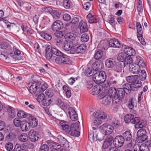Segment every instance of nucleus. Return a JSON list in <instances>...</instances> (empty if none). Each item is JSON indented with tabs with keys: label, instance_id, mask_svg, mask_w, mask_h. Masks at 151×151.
Listing matches in <instances>:
<instances>
[{
	"label": "nucleus",
	"instance_id": "nucleus-5",
	"mask_svg": "<svg viewBox=\"0 0 151 151\" xmlns=\"http://www.w3.org/2000/svg\"><path fill=\"white\" fill-rule=\"evenodd\" d=\"M93 116L94 117V123H101L107 118V114L103 111L97 110L93 112Z\"/></svg>",
	"mask_w": 151,
	"mask_h": 151
},
{
	"label": "nucleus",
	"instance_id": "nucleus-28",
	"mask_svg": "<svg viewBox=\"0 0 151 151\" xmlns=\"http://www.w3.org/2000/svg\"><path fill=\"white\" fill-rule=\"evenodd\" d=\"M122 137L123 138L124 141L125 140L128 141L131 139L132 136L129 132L126 131L123 133Z\"/></svg>",
	"mask_w": 151,
	"mask_h": 151
},
{
	"label": "nucleus",
	"instance_id": "nucleus-14",
	"mask_svg": "<svg viewBox=\"0 0 151 151\" xmlns=\"http://www.w3.org/2000/svg\"><path fill=\"white\" fill-rule=\"evenodd\" d=\"M109 46L110 47L120 48L121 44L117 39L113 38L111 39L109 41Z\"/></svg>",
	"mask_w": 151,
	"mask_h": 151
},
{
	"label": "nucleus",
	"instance_id": "nucleus-49",
	"mask_svg": "<svg viewBox=\"0 0 151 151\" xmlns=\"http://www.w3.org/2000/svg\"><path fill=\"white\" fill-rule=\"evenodd\" d=\"M52 100L51 99H45L41 102L42 104L45 106H48L51 103Z\"/></svg>",
	"mask_w": 151,
	"mask_h": 151
},
{
	"label": "nucleus",
	"instance_id": "nucleus-16",
	"mask_svg": "<svg viewBox=\"0 0 151 151\" xmlns=\"http://www.w3.org/2000/svg\"><path fill=\"white\" fill-rule=\"evenodd\" d=\"M130 72L133 74H138L139 72V66L137 64L130 65L129 66Z\"/></svg>",
	"mask_w": 151,
	"mask_h": 151
},
{
	"label": "nucleus",
	"instance_id": "nucleus-59",
	"mask_svg": "<svg viewBox=\"0 0 151 151\" xmlns=\"http://www.w3.org/2000/svg\"><path fill=\"white\" fill-rule=\"evenodd\" d=\"M45 95L43 93H40L37 97V99L39 102H41L45 99Z\"/></svg>",
	"mask_w": 151,
	"mask_h": 151
},
{
	"label": "nucleus",
	"instance_id": "nucleus-11",
	"mask_svg": "<svg viewBox=\"0 0 151 151\" xmlns=\"http://www.w3.org/2000/svg\"><path fill=\"white\" fill-rule=\"evenodd\" d=\"M124 142V139L122 136H116L113 141L114 145L117 147H122Z\"/></svg>",
	"mask_w": 151,
	"mask_h": 151
},
{
	"label": "nucleus",
	"instance_id": "nucleus-29",
	"mask_svg": "<svg viewBox=\"0 0 151 151\" xmlns=\"http://www.w3.org/2000/svg\"><path fill=\"white\" fill-rule=\"evenodd\" d=\"M77 48L78 54L83 53L86 49V44H83L77 46Z\"/></svg>",
	"mask_w": 151,
	"mask_h": 151
},
{
	"label": "nucleus",
	"instance_id": "nucleus-36",
	"mask_svg": "<svg viewBox=\"0 0 151 151\" xmlns=\"http://www.w3.org/2000/svg\"><path fill=\"white\" fill-rule=\"evenodd\" d=\"M138 74H139L140 78L142 81L145 80L146 78V73L144 70H139Z\"/></svg>",
	"mask_w": 151,
	"mask_h": 151
},
{
	"label": "nucleus",
	"instance_id": "nucleus-3",
	"mask_svg": "<svg viewBox=\"0 0 151 151\" xmlns=\"http://www.w3.org/2000/svg\"><path fill=\"white\" fill-rule=\"evenodd\" d=\"M122 88H118L117 91L114 87H112L109 90L111 96H113L112 102L114 104H117L123 98L125 93L128 94L127 92Z\"/></svg>",
	"mask_w": 151,
	"mask_h": 151
},
{
	"label": "nucleus",
	"instance_id": "nucleus-17",
	"mask_svg": "<svg viewBox=\"0 0 151 151\" xmlns=\"http://www.w3.org/2000/svg\"><path fill=\"white\" fill-rule=\"evenodd\" d=\"M124 51L127 56H134L136 54L135 50L129 47H126L124 48Z\"/></svg>",
	"mask_w": 151,
	"mask_h": 151
},
{
	"label": "nucleus",
	"instance_id": "nucleus-4",
	"mask_svg": "<svg viewBox=\"0 0 151 151\" xmlns=\"http://www.w3.org/2000/svg\"><path fill=\"white\" fill-rule=\"evenodd\" d=\"M63 130H65L70 135L78 137L80 135V132L78 130H79V123H68L64 124H61Z\"/></svg>",
	"mask_w": 151,
	"mask_h": 151
},
{
	"label": "nucleus",
	"instance_id": "nucleus-2",
	"mask_svg": "<svg viewBox=\"0 0 151 151\" xmlns=\"http://www.w3.org/2000/svg\"><path fill=\"white\" fill-rule=\"evenodd\" d=\"M50 50L53 54L58 56L55 59V62L58 64L63 65L70 64L72 61L69 57L66 55L63 54L58 49L52 47L51 46Z\"/></svg>",
	"mask_w": 151,
	"mask_h": 151
},
{
	"label": "nucleus",
	"instance_id": "nucleus-27",
	"mask_svg": "<svg viewBox=\"0 0 151 151\" xmlns=\"http://www.w3.org/2000/svg\"><path fill=\"white\" fill-rule=\"evenodd\" d=\"M151 146V142L150 141L148 142V143L146 144H141V147L140 151H150L148 147Z\"/></svg>",
	"mask_w": 151,
	"mask_h": 151
},
{
	"label": "nucleus",
	"instance_id": "nucleus-44",
	"mask_svg": "<svg viewBox=\"0 0 151 151\" xmlns=\"http://www.w3.org/2000/svg\"><path fill=\"white\" fill-rule=\"evenodd\" d=\"M38 88L37 90L39 93L43 92L47 88V85L46 84H42Z\"/></svg>",
	"mask_w": 151,
	"mask_h": 151
},
{
	"label": "nucleus",
	"instance_id": "nucleus-62",
	"mask_svg": "<svg viewBox=\"0 0 151 151\" xmlns=\"http://www.w3.org/2000/svg\"><path fill=\"white\" fill-rule=\"evenodd\" d=\"M88 138L89 140L92 143L94 142V133L93 132H91L90 133H89Z\"/></svg>",
	"mask_w": 151,
	"mask_h": 151
},
{
	"label": "nucleus",
	"instance_id": "nucleus-39",
	"mask_svg": "<svg viewBox=\"0 0 151 151\" xmlns=\"http://www.w3.org/2000/svg\"><path fill=\"white\" fill-rule=\"evenodd\" d=\"M27 118L28 119L29 123H37L38 121L36 118L30 114H28Z\"/></svg>",
	"mask_w": 151,
	"mask_h": 151
},
{
	"label": "nucleus",
	"instance_id": "nucleus-6",
	"mask_svg": "<svg viewBox=\"0 0 151 151\" xmlns=\"http://www.w3.org/2000/svg\"><path fill=\"white\" fill-rule=\"evenodd\" d=\"M93 75L92 79L93 81L96 83H100L104 81L106 78V75L105 72L103 71L100 72H95Z\"/></svg>",
	"mask_w": 151,
	"mask_h": 151
},
{
	"label": "nucleus",
	"instance_id": "nucleus-60",
	"mask_svg": "<svg viewBox=\"0 0 151 151\" xmlns=\"http://www.w3.org/2000/svg\"><path fill=\"white\" fill-rule=\"evenodd\" d=\"M5 147L8 151H11L13 148L12 143L11 142H8L6 144Z\"/></svg>",
	"mask_w": 151,
	"mask_h": 151
},
{
	"label": "nucleus",
	"instance_id": "nucleus-35",
	"mask_svg": "<svg viewBox=\"0 0 151 151\" xmlns=\"http://www.w3.org/2000/svg\"><path fill=\"white\" fill-rule=\"evenodd\" d=\"M28 114L27 113L22 110L18 111V112L17 113V116L20 118H24L26 117L27 118Z\"/></svg>",
	"mask_w": 151,
	"mask_h": 151
},
{
	"label": "nucleus",
	"instance_id": "nucleus-48",
	"mask_svg": "<svg viewBox=\"0 0 151 151\" xmlns=\"http://www.w3.org/2000/svg\"><path fill=\"white\" fill-rule=\"evenodd\" d=\"M109 124L107 123H104L99 128L100 130L103 134H104L106 130L107 127Z\"/></svg>",
	"mask_w": 151,
	"mask_h": 151
},
{
	"label": "nucleus",
	"instance_id": "nucleus-55",
	"mask_svg": "<svg viewBox=\"0 0 151 151\" xmlns=\"http://www.w3.org/2000/svg\"><path fill=\"white\" fill-rule=\"evenodd\" d=\"M48 146L46 144H43L40 146L39 151H48Z\"/></svg>",
	"mask_w": 151,
	"mask_h": 151
},
{
	"label": "nucleus",
	"instance_id": "nucleus-61",
	"mask_svg": "<svg viewBox=\"0 0 151 151\" xmlns=\"http://www.w3.org/2000/svg\"><path fill=\"white\" fill-rule=\"evenodd\" d=\"M60 13L56 10H54L52 13V16L53 18L57 19L59 17L60 15Z\"/></svg>",
	"mask_w": 151,
	"mask_h": 151
},
{
	"label": "nucleus",
	"instance_id": "nucleus-33",
	"mask_svg": "<svg viewBox=\"0 0 151 151\" xmlns=\"http://www.w3.org/2000/svg\"><path fill=\"white\" fill-rule=\"evenodd\" d=\"M40 35L42 38L47 40H50L52 39L51 35L50 34L42 32H41Z\"/></svg>",
	"mask_w": 151,
	"mask_h": 151
},
{
	"label": "nucleus",
	"instance_id": "nucleus-63",
	"mask_svg": "<svg viewBox=\"0 0 151 151\" xmlns=\"http://www.w3.org/2000/svg\"><path fill=\"white\" fill-rule=\"evenodd\" d=\"M136 141L134 139L132 140L131 142L128 143L127 145V146L128 148L132 149L136 144Z\"/></svg>",
	"mask_w": 151,
	"mask_h": 151
},
{
	"label": "nucleus",
	"instance_id": "nucleus-22",
	"mask_svg": "<svg viewBox=\"0 0 151 151\" xmlns=\"http://www.w3.org/2000/svg\"><path fill=\"white\" fill-rule=\"evenodd\" d=\"M135 62L137 63V65L139 66V67H143L145 65L143 59L139 56H137Z\"/></svg>",
	"mask_w": 151,
	"mask_h": 151
},
{
	"label": "nucleus",
	"instance_id": "nucleus-32",
	"mask_svg": "<svg viewBox=\"0 0 151 151\" xmlns=\"http://www.w3.org/2000/svg\"><path fill=\"white\" fill-rule=\"evenodd\" d=\"M92 93L93 95H96L100 93L101 88L99 85L94 86L92 89Z\"/></svg>",
	"mask_w": 151,
	"mask_h": 151
},
{
	"label": "nucleus",
	"instance_id": "nucleus-37",
	"mask_svg": "<svg viewBox=\"0 0 151 151\" xmlns=\"http://www.w3.org/2000/svg\"><path fill=\"white\" fill-rule=\"evenodd\" d=\"M127 56V55L124 52H121L118 55L117 57L118 60L120 62H123L124 61Z\"/></svg>",
	"mask_w": 151,
	"mask_h": 151
},
{
	"label": "nucleus",
	"instance_id": "nucleus-30",
	"mask_svg": "<svg viewBox=\"0 0 151 151\" xmlns=\"http://www.w3.org/2000/svg\"><path fill=\"white\" fill-rule=\"evenodd\" d=\"M18 139L20 141L24 142L28 140V137L26 133H23L19 136Z\"/></svg>",
	"mask_w": 151,
	"mask_h": 151
},
{
	"label": "nucleus",
	"instance_id": "nucleus-13",
	"mask_svg": "<svg viewBox=\"0 0 151 151\" xmlns=\"http://www.w3.org/2000/svg\"><path fill=\"white\" fill-rule=\"evenodd\" d=\"M38 133L34 130H31L28 135L30 140L32 142H35L38 139Z\"/></svg>",
	"mask_w": 151,
	"mask_h": 151
},
{
	"label": "nucleus",
	"instance_id": "nucleus-43",
	"mask_svg": "<svg viewBox=\"0 0 151 151\" xmlns=\"http://www.w3.org/2000/svg\"><path fill=\"white\" fill-rule=\"evenodd\" d=\"M136 27L137 33L140 35H142L143 31L142 26L140 22H137L136 23Z\"/></svg>",
	"mask_w": 151,
	"mask_h": 151
},
{
	"label": "nucleus",
	"instance_id": "nucleus-20",
	"mask_svg": "<svg viewBox=\"0 0 151 151\" xmlns=\"http://www.w3.org/2000/svg\"><path fill=\"white\" fill-rule=\"evenodd\" d=\"M7 110L9 115V118L8 120H9V121H10L12 118L15 116L16 114V112L14 109L11 106H9Z\"/></svg>",
	"mask_w": 151,
	"mask_h": 151
},
{
	"label": "nucleus",
	"instance_id": "nucleus-21",
	"mask_svg": "<svg viewBox=\"0 0 151 151\" xmlns=\"http://www.w3.org/2000/svg\"><path fill=\"white\" fill-rule=\"evenodd\" d=\"M51 46H48L45 49L46 58L47 60H50L52 58V52L51 51Z\"/></svg>",
	"mask_w": 151,
	"mask_h": 151
},
{
	"label": "nucleus",
	"instance_id": "nucleus-38",
	"mask_svg": "<svg viewBox=\"0 0 151 151\" xmlns=\"http://www.w3.org/2000/svg\"><path fill=\"white\" fill-rule=\"evenodd\" d=\"M132 59L130 56H127L124 60L125 65L129 64V65H132Z\"/></svg>",
	"mask_w": 151,
	"mask_h": 151
},
{
	"label": "nucleus",
	"instance_id": "nucleus-7",
	"mask_svg": "<svg viewBox=\"0 0 151 151\" xmlns=\"http://www.w3.org/2000/svg\"><path fill=\"white\" fill-rule=\"evenodd\" d=\"M137 83H135L134 84L131 83L130 85L128 83H126L123 85V89L126 90L128 93H131V90L133 91H135L137 90L138 88L140 87V84H137Z\"/></svg>",
	"mask_w": 151,
	"mask_h": 151
},
{
	"label": "nucleus",
	"instance_id": "nucleus-58",
	"mask_svg": "<svg viewBox=\"0 0 151 151\" xmlns=\"http://www.w3.org/2000/svg\"><path fill=\"white\" fill-rule=\"evenodd\" d=\"M63 6L66 9H68L70 6V1L69 0H65L63 2Z\"/></svg>",
	"mask_w": 151,
	"mask_h": 151
},
{
	"label": "nucleus",
	"instance_id": "nucleus-56",
	"mask_svg": "<svg viewBox=\"0 0 151 151\" xmlns=\"http://www.w3.org/2000/svg\"><path fill=\"white\" fill-rule=\"evenodd\" d=\"M99 21V19L95 17H93L88 20L89 23L91 24L97 22Z\"/></svg>",
	"mask_w": 151,
	"mask_h": 151
},
{
	"label": "nucleus",
	"instance_id": "nucleus-41",
	"mask_svg": "<svg viewBox=\"0 0 151 151\" xmlns=\"http://www.w3.org/2000/svg\"><path fill=\"white\" fill-rule=\"evenodd\" d=\"M113 129V127L112 126L109 124L108 127H107L106 130L104 134L107 135L110 134L112 132Z\"/></svg>",
	"mask_w": 151,
	"mask_h": 151
},
{
	"label": "nucleus",
	"instance_id": "nucleus-18",
	"mask_svg": "<svg viewBox=\"0 0 151 151\" xmlns=\"http://www.w3.org/2000/svg\"><path fill=\"white\" fill-rule=\"evenodd\" d=\"M79 26L81 33H83L88 31L87 24L84 22L82 20L79 23Z\"/></svg>",
	"mask_w": 151,
	"mask_h": 151
},
{
	"label": "nucleus",
	"instance_id": "nucleus-42",
	"mask_svg": "<svg viewBox=\"0 0 151 151\" xmlns=\"http://www.w3.org/2000/svg\"><path fill=\"white\" fill-rule=\"evenodd\" d=\"M54 91L51 89H48L46 90L45 93L48 99H51L54 95Z\"/></svg>",
	"mask_w": 151,
	"mask_h": 151
},
{
	"label": "nucleus",
	"instance_id": "nucleus-34",
	"mask_svg": "<svg viewBox=\"0 0 151 151\" xmlns=\"http://www.w3.org/2000/svg\"><path fill=\"white\" fill-rule=\"evenodd\" d=\"M65 37L66 38L69 39L70 41L72 40L73 41V40H74L75 38L77 37L76 34L74 33L70 32L66 34L65 35Z\"/></svg>",
	"mask_w": 151,
	"mask_h": 151
},
{
	"label": "nucleus",
	"instance_id": "nucleus-12",
	"mask_svg": "<svg viewBox=\"0 0 151 151\" xmlns=\"http://www.w3.org/2000/svg\"><path fill=\"white\" fill-rule=\"evenodd\" d=\"M104 64L100 60H97L95 61L92 65V67L93 70L95 72L102 69L104 68Z\"/></svg>",
	"mask_w": 151,
	"mask_h": 151
},
{
	"label": "nucleus",
	"instance_id": "nucleus-15",
	"mask_svg": "<svg viewBox=\"0 0 151 151\" xmlns=\"http://www.w3.org/2000/svg\"><path fill=\"white\" fill-rule=\"evenodd\" d=\"M138 76L137 75L129 76L126 77V80L129 83H137V84H140V87L142 86L141 82L137 79Z\"/></svg>",
	"mask_w": 151,
	"mask_h": 151
},
{
	"label": "nucleus",
	"instance_id": "nucleus-52",
	"mask_svg": "<svg viewBox=\"0 0 151 151\" xmlns=\"http://www.w3.org/2000/svg\"><path fill=\"white\" fill-rule=\"evenodd\" d=\"M62 40V39L61 38H55L54 42L57 46H60L61 45Z\"/></svg>",
	"mask_w": 151,
	"mask_h": 151
},
{
	"label": "nucleus",
	"instance_id": "nucleus-23",
	"mask_svg": "<svg viewBox=\"0 0 151 151\" xmlns=\"http://www.w3.org/2000/svg\"><path fill=\"white\" fill-rule=\"evenodd\" d=\"M136 140L138 143H142L145 141H147V143H148V142L147 140L148 139V137L147 135H137Z\"/></svg>",
	"mask_w": 151,
	"mask_h": 151
},
{
	"label": "nucleus",
	"instance_id": "nucleus-64",
	"mask_svg": "<svg viewBox=\"0 0 151 151\" xmlns=\"http://www.w3.org/2000/svg\"><path fill=\"white\" fill-rule=\"evenodd\" d=\"M141 147V145L140 146L138 144H135L133 148L131 150L132 151H140V148Z\"/></svg>",
	"mask_w": 151,
	"mask_h": 151
},
{
	"label": "nucleus",
	"instance_id": "nucleus-47",
	"mask_svg": "<svg viewBox=\"0 0 151 151\" xmlns=\"http://www.w3.org/2000/svg\"><path fill=\"white\" fill-rule=\"evenodd\" d=\"M81 41L83 42H87L89 39L88 35L86 33L83 34L81 35Z\"/></svg>",
	"mask_w": 151,
	"mask_h": 151
},
{
	"label": "nucleus",
	"instance_id": "nucleus-31",
	"mask_svg": "<svg viewBox=\"0 0 151 151\" xmlns=\"http://www.w3.org/2000/svg\"><path fill=\"white\" fill-rule=\"evenodd\" d=\"M56 104L61 108H67V106H66L64 102L63 101L62 99L61 98H58L57 99Z\"/></svg>",
	"mask_w": 151,
	"mask_h": 151
},
{
	"label": "nucleus",
	"instance_id": "nucleus-8",
	"mask_svg": "<svg viewBox=\"0 0 151 151\" xmlns=\"http://www.w3.org/2000/svg\"><path fill=\"white\" fill-rule=\"evenodd\" d=\"M147 123H136L135 125V127L137 129H140L137 132V135H147V132L146 130L142 129L146 127Z\"/></svg>",
	"mask_w": 151,
	"mask_h": 151
},
{
	"label": "nucleus",
	"instance_id": "nucleus-45",
	"mask_svg": "<svg viewBox=\"0 0 151 151\" xmlns=\"http://www.w3.org/2000/svg\"><path fill=\"white\" fill-rule=\"evenodd\" d=\"M5 52H4L3 51H1V57L3 59H7L8 58V59L9 58V56H10V55L8 54L7 53L6 51H4Z\"/></svg>",
	"mask_w": 151,
	"mask_h": 151
},
{
	"label": "nucleus",
	"instance_id": "nucleus-10",
	"mask_svg": "<svg viewBox=\"0 0 151 151\" xmlns=\"http://www.w3.org/2000/svg\"><path fill=\"white\" fill-rule=\"evenodd\" d=\"M41 83L40 82L37 81L32 83L30 86L29 91L32 94L36 93L38 94L39 93V91H38V88L40 86Z\"/></svg>",
	"mask_w": 151,
	"mask_h": 151
},
{
	"label": "nucleus",
	"instance_id": "nucleus-51",
	"mask_svg": "<svg viewBox=\"0 0 151 151\" xmlns=\"http://www.w3.org/2000/svg\"><path fill=\"white\" fill-rule=\"evenodd\" d=\"M78 50L77 46H73L70 51V52L72 54H78Z\"/></svg>",
	"mask_w": 151,
	"mask_h": 151
},
{
	"label": "nucleus",
	"instance_id": "nucleus-53",
	"mask_svg": "<svg viewBox=\"0 0 151 151\" xmlns=\"http://www.w3.org/2000/svg\"><path fill=\"white\" fill-rule=\"evenodd\" d=\"M71 42L73 43V45L74 44V46H78L80 45V42L79 40V37H76L75 40Z\"/></svg>",
	"mask_w": 151,
	"mask_h": 151
},
{
	"label": "nucleus",
	"instance_id": "nucleus-19",
	"mask_svg": "<svg viewBox=\"0 0 151 151\" xmlns=\"http://www.w3.org/2000/svg\"><path fill=\"white\" fill-rule=\"evenodd\" d=\"M73 45V43L71 42V41L70 42L65 41L63 44L62 47L66 51H70Z\"/></svg>",
	"mask_w": 151,
	"mask_h": 151
},
{
	"label": "nucleus",
	"instance_id": "nucleus-57",
	"mask_svg": "<svg viewBox=\"0 0 151 151\" xmlns=\"http://www.w3.org/2000/svg\"><path fill=\"white\" fill-rule=\"evenodd\" d=\"M14 134L13 132H10L6 137V139L8 141H10L13 139L14 137Z\"/></svg>",
	"mask_w": 151,
	"mask_h": 151
},
{
	"label": "nucleus",
	"instance_id": "nucleus-9",
	"mask_svg": "<svg viewBox=\"0 0 151 151\" xmlns=\"http://www.w3.org/2000/svg\"><path fill=\"white\" fill-rule=\"evenodd\" d=\"M63 22L60 20H56L52 24L51 29L54 31H58L63 28Z\"/></svg>",
	"mask_w": 151,
	"mask_h": 151
},
{
	"label": "nucleus",
	"instance_id": "nucleus-40",
	"mask_svg": "<svg viewBox=\"0 0 151 151\" xmlns=\"http://www.w3.org/2000/svg\"><path fill=\"white\" fill-rule=\"evenodd\" d=\"M133 116L131 114H129L126 115L124 117L125 123H130L132 121Z\"/></svg>",
	"mask_w": 151,
	"mask_h": 151
},
{
	"label": "nucleus",
	"instance_id": "nucleus-46",
	"mask_svg": "<svg viewBox=\"0 0 151 151\" xmlns=\"http://www.w3.org/2000/svg\"><path fill=\"white\" fill-rule=\"evenodd\" d=\"M105 135L104 134L101 132L98 133L96 135V138L99 141H101L104 139Z\"/></svg>",
	"mask_w": 151,
	"mask_h": 151
},
{
	"label": "nucleus",
	"instance_id": "nucleus-25",
	"mask_svg": "<svg viewBox=\"0 0 151 151\" xmlns=\"http://www.w3.org/2000/svg\"><path fill=\"white\" fill-rule=\"evenodd\" d=\"M102 104L104 105H107L110 103L111 101V96H106L102 98Z\"/></svg>",
	"mask_w": 151,
	"mask_h": 151
},
{
	"label": "nucleus",
	"instance_id": "nucleus-54",
	"mask_svg": "<svg viewBox=\"0 0 151 151\" xmlns=\"http://www.w3.org/2000/svg\"><path fill=\"white\" fill-rule=\"evenodd\" d=\"M134 102L133 101V99L131 98L129 101L128 104V106L130 109H132L134 107Z\"/></svg>",
	"mask_w": 151,
	"mask_h": 151
},
{
	"label": "nucleus",
	"instance_id": "nucleus-24",
	"mask_svg": "<svg viewBox=\"0 0 151 151\" xmlns=\"http://www.w3.org/2000/svg\"><path fill=\"white\" fill-rule=\"evenodd\" d=\"M103 55V52L102 50H95L94 54V58L96 60L101 59Z\"/></svg>",
	"mask_w": 151,
	"mask_h": 151
},
{
	"label": "nucleus",
	"instance_id": "nucleus-26",
	"mask_svg": "<svg viewBox=\"0 0 151 151\" xmlns=\"http://www.w3.org/2000/svg\"><path fill=\"white\" fill-rule=\"evenodd\" d=\"M115 64L114 59L112 58L107 59L106 61L105 65L108 68H112L115 65Z\"/></svg>",
	"mask_w": 151,
	"mask_h": 151
},
{
	"label": "nucleus",
	"instance_id": "nucleus-50",
	"mask_svg": "<svg viewBox=\"0 0 151 151\" xmlns=\"http://www.w3.org/2000/svg\"><path fill=\"white\" fill-rule=\"evenodd\" d=\"M92 70L91 68H88L86 69L85 71V74L88 77L91 76L93 75Z\"/></svg>",
	"mask_w": 151,
	"mask_h": 151
},
{
	"label": "nucleus",
	"instance_id": "nucleus-1",
	"mask_svg": "<svg viewBox=\"0 0 151 151\" xmlns=\"http://www.w3.org/2000/svg\"><path fill=\"white\" fill-rule=\"evenodd\" d=\"M0 48L4 49L7 53H8L12 58L15 60H19L21 59L22 58L19 55L21 54L20 51L14 47H11L7 42H1Z\"/></svg>",
	"mask_w": 151,
	"mask_h": 151
}]
</instances>
